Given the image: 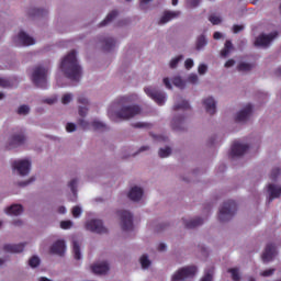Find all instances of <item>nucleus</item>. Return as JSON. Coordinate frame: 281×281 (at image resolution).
I'll return each mask as SVG.
<instances>
[{
    "label": "nucleus",
    "mask_w": 281,
    "mask_h": 281,
    "mask_svg": "<svg viewBox=\"0 0 281 281\" xmlns=\"http://www.w3.org/2000/svg\"><path fill=\"white\" fill-rule=\"evenodd\" d=\"M60 74L65 75L70 80L78 81L82 76V68L78 64V57H76V50H70L60 63Z\"/></svg>",
    "instance_id": "nucleus-1"
},
{
    "label": "nucleus",
    "mask_w": 281,
    "mask_h": 281,
    "mask_svg": "<svg viewBox=\"0 0 281 281\" xmlns=\"http://www.w3.org/2000/svg\"><path fill=\"white\" fill-rule=\"evenodd\" d=\"M142 109L137 105H122L120 102H114L108 108V117L112 122H120V120H131L135 115H139Z\"/></svg>",
    "instance_id": "nucleus-2"
},
{
    "label": "nucleus",
    "mask_w": 281,
    "mask_h": 281,
    "mask_svg": "<svg viewBox=\"0 0 281 281\" xmlns=\"http://www.w3.org/2000/svg\"><path fill=\"white\" fill-rule=\"evenodd\" d=\"M49 74V68L44 66H36L32 72V81L40 89H47V76Z\"/></svg>",
    "instance_id": "nucleus-3"
},
{
    "label": "nucleus",
    "mask_w": 281,
    "mask_h": 281,
    "mask_svg": "<svg viewBox=\"0 0 281 281\" xmlns=\"http://www.w3.org/2000/svg\"><path fill=\"white\" fill-rule=\"evenodd\" d=\"M196 273H199V269L196 268V266H184L173 272V274L171 276V281L192 280V278H194Z\"/></svg>",
    "instance_id": "nucleus-4"
},
{
    "label": "nucleus",
    "mask_w": 281,
    "mask_h": 281,
    "mask_svg": "<svg viewBox=\"0 0 281 281\" xmlns=\"http://www.w3.org/2000/svg\"><path fill=\"white\" fill-rule=\"evenodd\" d=\"M12 170L19 177H27L32 171V160L30 158H19L12 162Z\"/></svg>",
    "instance_id": "nucleus-5"
},
{
    "label": "nucleus",
    "mask_w": 281,
    "mask_h": 281,
    "mask_svg": "<svg viewBox=\"0 0 281 281\" xmlns=\"http://www.w3.org/2000/svg\"><path fill=\"white\" fill-rule=\"evenodd\" d=\"M120 221L122 232H133L135 225L133 224V213L128 210H120L116 212Z\"/></svg>",
    "instance_id": "nucleus-6"
},
{
    "label": "nucleus",
    "mask_w": 281,
    "mask_h": 281,
    "mask_svg": "<svg viewBox=\"0 0 281 281\" xmlns=\"http://www.w3.org/2000/svg\"><path fill=\"white\" fill-rule=\"evenodd\" d=\"M236 214V202L227 201L222 204L218 211V221L227 223Z\"/></svg>",
    "instance_id": "nucleus-7"
},
{
    "label": "nucleus",
    "mask_w": 281,
    "mask_h": 281,
    "mask_svg": "<svg viewBox=\"0 0 281 281\" xmlns=\"http://www.w3.org/2000/svg\"><path fill=\"white\" fill-rule=\"evenodd\" d=\"M12 43L16 47H30L31 45H36V40L24 31H18L12 37Z\"/></svg>",
    "instance_id": "nucleus-8"
},
{
    "label": "nucleus",
    "mask_w": 281,
    "mask_h": 281,
    "mask_svg": "<svg viewBox=\"0 0 281 281\" xmlns=\"http://www.w3.org/2000/svg\"><path fill=\"white\" fill-rule=\"evenodd\" d=\"M25 249V244H5L0 251V267L8 262L5 254H21Z\"/></svg>",
    "instance_id": "nucleus-9"
},
{
    "label": "nucleus",
    "mask_w": 281,
    "mask_h": 281,
    "mask_svg": "<svg viewBox=\"0 0 281 281\" xmlns=\"http://www.w3.org/2000/svg\"><path fill=\"white\" fill-rule=\"evenodd\" d=\"M126 196L133 203L144 202V199L146 196V193L144 192V187H142L139 184L131 186L130 189L127 190Z\"/></svg>",
    "instance_id": "nucleus-10"
},
{
    "label": "nucleus",
    "mask_w": 281,
    "mask_h": 281,
    "mask_svg": "<svg viewBox=\"0 0 281 281\" xmlns=\"http://www.w3.org/2000/svg\"><path fill=\"white\" fill-rule=\"evenodd\" d=\"M145 93L148 95V98H151V100L155 101L156 104H159L160 106L162 104H166V100L168 97L166 95V92H159L157 89L153 88L151 86L145 88Z\"/></svg>",
    "instance_id": "nucleus-11"
},
{
    "label": "nucleus",
    "mask_w": 281,
    "mask_h": 281,
    "mask_svg": "<svg viewBox=\"0 0 281 281\" xmlns=\"http://www.w3.org/2000/svg\"><path fill=\"white\" fill-rule=\"evenodd\" d=\"M278 38V32L262 33L255 40L256 47H269Z\"/></svg>",
    "instance_id": "nucleus-12"
},
{
    "label": "nucleus",
    "mask_w": 281,
    "mask_h": 281,
    "mask_svg": "<svg viewBox=\"0 0 281 281\" xmlns=\"http://www.w3.org/2000/svg\"><path fill=\"white\" fill-rule=\"evenodd\" d=\"M86 229L94 234H106V227L100 220H89L86 222Z\"/></svg>",
    "instance_id": "nucleus-13"
},
{
    "label": "nucleus",
    "mask_w": 281,
    "mask_h": 281,
    "mask_svg": "<svg viewBox=\"0 0 281 281\" xmlns=\"http://www.w3.org/2000/svg\"><path fill=\"white\" fill-rule=\"evenodd\" d=\"M254 113V105L251 103L246 104L239 112L236 113L235 120L239 123H245Z\"/></svg>",
    "instance_id": "nucleus-14"
},
{
    "label": "nucleus",
    "mask_w": 281,
    "mask_h": 281,
    "mask_svg": "<svg viewBox=\"0 0 281 281\" xmlns=\"http://www.w3.org/2000/svg\"><path fill=\"white\" fill-rule=\"evenodd\" d=\"M249 150V145L245 142H235L231 149L232 157H240L245 155L246 151Z\"/></svg>",
    "instance_id": "nucleus-15"
},
{
    "label": "nucleus",
    "mask_w": 281,
    "mask_h": 281,
    "mask_svg": "<svg viewBox=\"0 0 281 281\" xmlns=\"http://www.w3.org/2000/svg\"><path fill=\"white\" fill-rule=\"evenodd\" d=\"M79 126H82L85 131H101V128H104V123L99 120H94L91 123H89L87 120H79Z\"/></svg>",
    "instance_id": "nucleus-16"
},
{
    "label": "nucleus",
    "mask_w": 281,
    "mask_h": 281,
    "mask_svg": "<svg viewBox=\"0 0 281 281\" xmlns=\"http://www.w3.org/2000/svg\"><path fill=\"white\" fill-rule=\"evenodd\" d=\"M25 144V135L23 133L12 134L8 139L9 148H19Z\"/></svg>",
    "instance_id": "nucleus-17"
},
{
    "label": "nucleus",
    "mask_w": 281,
    "mask_h": 281,
    "mask_svg": "<svg viewBox=\"0 0 281 281\" xmlns=\"http://www.w3.org/2000/svg\"><path fill=\"white\" fill-rule=\"evenodd\" d=\"M202 106L209 115H214L216 113V99L214 97H205L202 100Z\"/></svg>",
    "instance_id": "nucleus-18"
},
{
    "label": "nucleus",
    "mask_w": 281,
    "mask_h": 281,
    "mask_svg": "<svg viewBox=\"0 0 281 281\" xmlns=\"http://www.w3.org/2000/svg\"><path fill=\"white\" fill-rule=\"evenodd\" d=\"M109 261H97L92 265L91 270L92 273H95L97 276H104L105 273H109Z\"/></svg>",
    "instance_id": "nucleus-19"
},
{
    "label": "nucleus",
    "mask_w": 281,
    "mask_h": 281,
    "mask_svg": "<svg viewBox=\"0 0 281 281\" xmlns=\"http://www.w3.org/2000/svg\"><path fill=\"white\" fill-rule=\"evenodd\" d=\"M266 191L270 200L281 196V186L278 182H270Z\"/></svg>",
    "instance_id": "nucleus-20"
},
{
    "label": "nucleus",
    "mask_w": 281,
    "mask_h": 281,
    "mask_svg": "<svg viewBox=\"0 0 281 281\" xmlns=\"http://www.w3.org/2000/svg\"><path fill=\"white\" fill-rule=\"evenodd\" d=\"M66 251L67 244L63 239L56 240L50 247V254H55V256H65Z\"/></svg>",
    "instance_id": "nucleus-21"
},
{
    "label": "nucleus",
    "mask_w": 281,
    "mask_h": 281,
    "mask_svg": "<svg viewBox=\"0 0 281 281\" xmlns=\"http://www.w3.org/2000/svg\"><path fill=\"white\" fill-rule=\"evenodd\" d=\"M179 16H181V11H165L159 19V23L160 25H166V23L179 19Z\"/></svg>",
    "instance_id": "nucleus-22"
},
{
    "label": "nucleus",
    "mask_w": 281,
    "mask_h": 281,
    "mask_svg": "<svg viewBox=\"0 0 281 281\" xmlns=\"http://www.w3.org/2000/svg\"><path fill=\"white\" fill-rule=\"evenodd\" d=\"M24 211L25 209H23V205L21 204H11L3 209V212L7 214V216H21Z\"/></svg>",
    "instance_id": "nucleus-23"
},
{
    "label": "nucleus",
    "mask_w": 281,
    "mask_h": 281,
    "mask_svg": "<svg viewBox=\"0 0 281 281\" xmlns=\"http://www.w3.org/2000/svg\"><path fill=\"white\" fill-rule=\"evenodd\" d=\"M276 254H278V251L276 250V246L273 244L267 245V247L262 254L263 262H271V260H273V258H276Z\"/></svg>",
    "instance_id": "nucleus-24"
},
{
    "label": "nucleus",
    "mask_w": 281,
    "mask_h": 281,
    "mask_svg": "<svg viewBox=\"0 0 281 281\" xmlns=\"http://www.w3.org/2000/svg\"><path fill=\"white\" fill-rule=\"evenodd\" d=\"M68 188L71 190L70 201L76 202L78 201V179H72L68 183Z\"/></svg>",
    "instance_id": "nucleus-25"
},
{
    "label": "nucleus",
    "mask_w": 281,
    "mask_h": 281,
    "mask_svg": "<svg viewBox=\"0 0 281 281\" xmlns=\"http://www.w3.org/2000/svg\"><path fill=\"white\" fill-rule=\"evenodd\" d=\"M171 82L173 87H177V89H186V87H188V82L186 81V79H183V77L179 75L172 77Z\"/></svg>",
    "instance_id": "nucleus-26"
},
{
    "label": "nucleus",
    "mask_w": 281,
    "mask_h": 281,
    "mask_svg": "<svg viewBox=\"0 0 281 281\" xmlns=\"http://www.w3.org/2000/svg\"><path fill=\"white\" fill-rule=\"evenodd\" d=\"M182 223L186 225V227L192 228V227H199V225H203V218L195 217L193 220L183 218Z\"/></svg>",
    "instance_id": "nucleus-27"
},
{
    "label": "nucleus",
    "mask_w": 281,
    "mask_h": 281,
    "mask_svg": "<svg viewBox=\"0 0 281 281\" xmlns=\"http://www.w3.org/2000/svg\"><path fill=\"white\" fill-rule=\"evenodd\" d=\"M183 60V55H178L171 58L169 61L170 69H177L179 67V63Z\"/></svg>",
    "instance_id": "nucleus-28"
},
{
    "label": "nucleus",
    "mask_w": 281,
    "mask_h": 281,
    "mask_svg": "<svg viewBox=\"0 0 281 281\" xmlns=\"http://www.w3.org/2000/svg\"><path fill=\"white\" fill-rule=\"evenodd\" d=\"M139 262H140L142 269H149L150 265L153 263L148 255H142L139 257Z\"/></svg>",
    "instance_id": "nucleus-29"
},
{
    "label": "nucleus",
    "mask_w": 281,
    "mask_h": 281,
    "mask_svg": "<svg viewBox=\"0 0 281 281\" xmlns=\"http://www.w3.org/2000/svg\"><path fill=\"white\" fill-rule=\"evenodd\" d=\"M234 46H232V42L226 41L224 49L221 52V56L223 58H227L229 54H232Z\"/></svg>",
    "instance_id": "nucleus-30"
},
{
    "label": "nucleus",
    "mask_w": 281,
    "mask_h": 281,
    "mask_svg": "<svg viewBox=\"0 0 281 281\" xmlns=\"http://www.w3.org/2000/svg\"><path fill=\"white\" fill-rule=\"evenodd\" d=\"M115 16H117V11H112L110 12L106 18L101 22V27H104V25H109V23H111V21H113V19H115Z\"/></svg>",
    "instance_id": "nucleus-31"
},
{
    "label": "nucleus",
    "mask_w": 281,
    "mask_h": 281,
    "mask_svg": "<svg viewBox=\"0 0 281 281\" xmlns=\"http://www.w3.org/2000/svg\"><path fill=\"white\" fill-rule=\"evenodd\" d=\"M228 272L231 273V278L234 281H240V270L238 268H229Z\"/></svg>",
    "instance_id": "nucleus-32"
},
{
    "label": "nucleus",
    "mask_w": 281,
    "mask_h": 281,
    "mask_svg": "<svg viewBox=\"0 0 281 281\" xmlns=\"http://www.w3.org/2000/svg\"><path fill=\"white\" fill-rule=\"evenodd\" d=\"M214 280V268H211L204 272V276L200 279V281H212Z\"/></svg>",
    "instance_id": "nucleus-33"
},
{
    "label": "nucleus",
    "mask_w": 281,
    "mask_h": 281,
    "mask_svg": "<svg viewBox=\"0 0 281 281\" xmlns=\"http://www.w3.org/2000/svg\"><path fill=\"white\" fill-rule=\"evenodd\" d=\"M31 16H45L47 10L41 8H34L30 11Z\"/></svg>",
    "instance_id": "nucleus-34"
},
{
    "label": "nucleus",
    "mask_w": 281,
    "mask_h": 281,
    "mask_svg": "<svg viewBox=\"0 0 281 281\" xmlns=\"http://www.w3.org/2000/svg\"><path fill=\"white\" fill-rule=\"evenodd\" d=\"M72 251L76 260H80V258H82V254L80 252V244L78 241H74Z\"/></svg>",
    "instance_id": "nucleus-35"
},
{
    "label": "nucleus",
    "mask_w": 281,
    "mask_h": 281,
    "mask_svg": "<svg viewBox=\"0 0 281 281\" xmlns=\"http://www.w3.org/2000/svg\"><path fill=\"white\" fill-rule=\"evenodd\" d=\"M82 206L80 205H75L71 209V215L74 218H80V216H82Z\"/></svg>",
    "instance_id": "nucleus-36"
},
{
    "label": "nucleus",
    "mask_w": 281,
    "mask_h": 281,
    "mask_svg": "<svg viewBox=\"0 0 281 281\" xmlns=\"http://www.w3.org/2000/svg\"><path fill=\"white\" fill-rule=\"evenodd\" d=\"M186 81L189 85H199V75L192 72V74L188 75Z\"/></svg>",
    "instance_id": "nucleus-37"
},
{
    "label": "nucleus",
    "mask_w": 281,
    "mask_h": 281,
    "mask_svg": "<svg viewBox=\"0 0 281 281\" xmlns=\"http://www.w3.org/2000/svg\"><path fill=\"white\" fill-rule=\"evenodd\" d=\"M41 265V258L38 256H33L29 259V266L31 269H36Z\"/></svg>",
    "instance_id": "nucleus-38"
},
{
    "label": "nucleus",
    "mask_w": 281,
    "mask_h": 281,
    "mask_svg": "<svg viewBox=\"0 0 281 281\" xmlns=\"http://www.w3.org/2000/svg\"><path fill=\"white\" fill-rule=\"evenodd\" d=\"M237 68L239 71H251V69H254V65L241 61L240 64L237 65Z\"/></svg>",
    "instance_id": "nucleus-39"
},
{
    "label": "nucleus",
    "mask_w": 281,
    "mask_h": 281,
    "mask_svg": "<svg viewBox=\"0 0 281 281\" xmlns=\"http://www.w3.org/2000/svg\"><path fill=\"white\" fill-rule=\"evenodd\" d=\"M60 229H71L74 227V221L65 220L59 223Z\"/></svg>",
    "instance_id": "nucleus-40"
},
{
    "label": "nucleus",
    "mask_w": 281,
    "mask_h": 281,
    "mask_svg": "<svg viewBox=\"0 0 281 281\" xmlns=\"http://www.w3.org/2000/svg\"><path fill=\"white\" fill-rule=\"evenodd\" d=\"M209 21L212 23V25H220V23H223V18L218 14H212L209 18Z\"/></svg>",
    "instance_id": "nucleus-41"
},
{
    "label": "nucleus",
    "mask_w": 281,
    "mask_h": 281,
    "mask_svg": "<svg viewBox=\"0 0 281 281\" xmlns=\"http://www.w3.org/2000/svg\"><path fill=\"white\" fill-rule=\"evenodd\" d=\"M171 153H172V149H170V147H164L159 149L158 155L164 159L166 157H170Z\"/></svg>",
    "instance_id": "nucleus-42"
},
{
    "label": "nucleus",
    "mask_w": 281,
    "mask_h": 281,
    "mask_svg": "<svg viewBox=\"0 0 281 281\" xmlns=\"http://www.w3.org/2000/svg\"><path fill=\"white\" fill-rule=\"evenodd\" d=\"M205 45H207V38H205V36L202 35L198 38L196 49L201 50L203 49V47H205Z\"/></svg>",
    "instance_id": "nucleus-43"
},
{
    "label": "nucleus",
    "mask_w": 281,
    "mask_h": 281,
    "mask_svg": "<svg viewBox=\"0 0 281 281\" xmlns=\"http://www.w3.org/2000/svg\"><path fill=\"white\" fill-rule=\"evenodd\" d=\"M209 66L205 63H201L198 66V74L199 76H205L207 74Z\"/></svg>",
    "instance_id": "nucleus-44"
},
{
    "label": "nucleus",
    "mask_w": 281,
    "mask_h": 281,
    "mask_svg": "<svg viewBox=\"0 0 281 281\" xmlns=\"http://www.w3.org/2000/svg\"><path fill=\"white\" fill-rule=\"evenodd\" d=\"M78 103L82 104L83 106H89L91 104V101H89V98L85 94H80L78 97Z\"/></svg>",
    "instance_id": "nucleus-45"
},
{
    "label": "nucleus",
    "mask_w": 281,
    "mask_h": 281,
    "mask_svg": "<svg viewBox=\"0 0 281 281\" xmlns=\"http://www.w3.org/2000/svg\"><path fill=\"white\" fill-rule=\"evenodd\" d=\"M153 0H140L139 2V8L140 10H143L144 12H146L147 10H150V2Z\"/></svg>",
    "instance_id": "nucleus-46"
},
{
    "label": "nucleus",
    "mask_w": 281,
    "mask_h": 281,
    "mask_svg": "<svg viewBox=\"0 0 281 281\" xmlns=\"http://www.w3.org/2000/svg\"><path fill=\"white\" fill-rule=\"evenodd\" d=\"M74 100V94L72 93H65L61 97V104H69Z\"/></svg>",
    "instance_id": "nucleus-47"
},
{
    "label": "nucleus",
    "mask_w": 281,
    "mask_h": 281,
    "mask_svg": "<svg viewBox=\"0 0 281 281\" xmlns=\"http://www.w3.org/2000/svg\"><path fill=\"white\" fill-rule=\"evenodd\" d=\"M117 44V42L115 41V38L113 37H109L105 40V49H111V47H115V45Z\"/></svg>",
    "instance_id": "nucleus-48"
},
{
    "label": "nucleus",
    "mask_w": 281,
    "mask_h": 281,
    "mask_svg": "<svg viewBox=\"0 0 281 281\" xmlns=\"http://www.w3.org/2000/svg\"><path fill=\"white\" fill-rule=\"evenodd\" d=\"M43 102L45 104H56V102H58V97L57 95L48 97V98L44 99Z\"/></svg>",
    "instance_id": "nucleus-49"
},
{
    "label": "nucleus",
    "mask_w": 281,
    "mask_h": 281,
    "mask_svg": "<svg viewBox=\"0 0 281 281\" xmlns=\"http://www.w3.org/2000/svg\"><path fill=\"white\" fill-rule=\"evenodd\" d=\"M276 272V269H267L260 272L261 278H271V276Z\"/></svg>",
    "instance_id": "nucleus-50"
},
{
    "label": "nucleus",
    "mask_w": 281,
    "mask_h": 281,
    "mask_svg": "<svg viewBox=\"0 0 281 281\" xmlns=\"http://www.w3.org/2000/svg\"><path fill=\"white\" fill-rule=\"evenodd\" d=\"M18 113L19 115H27V113H30V108L27 105H21L18 109Z\"/></svg>",
    "instance_id": "nucleus-51"
},
{
    "label": "nucleus",
    "mask_w": 281,
    "mask_h": 281,
    "mask_svg": "<svg viewBox=\"0 0 281 281\" xmlns=\"http://www.w3.org/2000/svg\"><path fill=\"white\" fill-rule=\"evenodd\" d=\"M176 109H190V103L186 100H181L180 103L176 104Z\"/></svg>",
    "instance_id": "nucleus-52"
},
{
    "label": "nucleus",
    "mask_w": 281,
    "mask_h": 281,
    "mask_svg": "<svg viewBox=\"0 0 281 281\" xmlns=\"http://www.w3.org/2000/svg\"><path fill=\"white\" fill-rule=\"evenodd\" d=\"M76 124L75 123H67L66 124V131L67 133H76Z\"/></svg>",
    "instance_id": "nucleus-53"
},
{
    "label": "nucleus",
    "mask_w": 281,
    "mask_h": 281,
    "mask_svg": "<svg viewBox=\"0 0 281 281\" xmlns=\"http://www.w3.org/2000/svg\"><path fill=\"white\" fill-rule=\"evenodd\" d=\"M87 113H89V108H87V105H85V106L80 105L79 106V115L81 117H86Z\"/></svg>",
    "instance_id": "nucleus-54"
},
{
    "label": "nucleus",
    "mask_w": 281,
    "mask_h": 281,
    "mask_svg": "<svg viewBox=\"0 0 281 281\" xmlns=\"http://www.w3.org/2000/svg\"><path fill=\"white\" fill-rule=\"evenodd\" d=\"M192 67H194V59L192 58H188L184 61V68L186 69H192Z\"/></svg>",
    "instance_id": "nucleus-55"
},
{
    "label": "nucleus",
    "mask_w": 281,
    "mask_h": 281,
    "mask_svg": "<svg viewBox=\"0 0 281 281\" xmlns=\"http://www.w3.org/2000/svg\"><path fill=\"white\" fill-rule=\"evenodd\" d=\"M157 251H161V252L168 251V245H166V243H159L157 245Z\"/></svg>",
    "instance_id": "nucleus-56"
},
{
    "label": "nucleus",
    "mask_w": 281,
    "mask_h": 281,
    "mask_svg": "<svg viewBox=\"0 0 281 281\" xmlns=\"http://www.w3.org/2000/svg\"><path fill=\"white\" fill-rule=\"evenodd\" d=\"M162 83L165 85L166 89H172V82H170V78L165 77L162 79Z\"/></svg>",
    "instance_id": "nucleus-57"
},
{
    "label": "nucleus",
    "mask_w": 281,
    "mask_h": 281,
    "mask_svg": "<svg viewBox=\"0 0 281 281\" xmlns=\"http://www.w3.org/2000/svg\"><path fill=\"white\" fill-rule=\"evenodd\" d=\"M199 1L201 0H187V5L189 8H196V5H199Z\"/></svg>",
    "instance_id": "nucleus-58"
},
{
    "label": "nucleus",
    "mask_w": 281,
    "mask_h": 281,
    "mask_svg": "<svg viewBox=\"0 0 281 281\" xmlns=\"http://www.w3.org/2000/svg\"><path fill=\"white\" fill-rule=\"evenodd\" d=\"M23 220H21V218H15V220H13V222H12V225L14 226V227H23Z\"/></svg>",
    "instance_id": "nucleus-59"
},
{
    "label": "nucleus",
    "mask_w": 281,
    "mask_h": 281,
    "mask_svg": "<svg viewBox=\"0 0 281 281\" xmlns=\"http://www.w3.org/2000/svg\"><path fill=\"white\" fill-rule=\"evenodd\" d=\"M234 65H236V60L234 59H228L226 63H225V67L227 69H229V67H234Z\"/></svg>",
    "instance_id": "nucleus-60"
},
{
    "label": "nucleus",
    "mask_w": 281,
    "mask_h": 281,
    "mask_svg": "<svg viewBox=\"0 0 281 281\" xmlns=\"http://www.w3.org/2000/svg\"><path fill=\"white\" fill-rule=\"evenodd\" d=\"M243 30H244L243 25H235V26H233V32L235 34H238V32H243Z\"/></svg>",
    "instance_id": "nucleus-61"
},
{
    "label": "nucleus",
    "mask_w": 281,
    "mask_h": 281,
    "mask_svg": "<svg viewBox=\"0 0 281 281\" xmlns=\"http://www.w3.org/2000/svg\"><path fill=\"white\" fill-rule=\"evenodd\" d=\"M213 38H214L215 41H221V38H223V33H221V32H215V33L213 34Z\"/></svg>",
    "instance_id": "nucleus-62"
},
{
    "label": "nucleus",
    "mask_w": 281,
    "mask_h": 281,
    "mask_svg": "<svg viewBox=\"0 0 281 281\" xmlns=\"http://www.w3.org/2000/svg\"><path fill=\"white\" fill-rule=\"evenodd\" d=\"M9 82L8 79L0 77V87H8Z\"/></svg>",
    "instance_id": "nucleus-63"
},
{
    "label": "nucleus",
    "mask_w": 281,
    "mask_h": 281,
    "mask_svg": "<svg viewBox=\"0 0 281 281\" xmlns=\"http://www.w3.org/2000/svg\"><path fill=\"white\" fill-rule=\"evenodd\" d=\"M57 212H58V214H67V207H65V206H59V207L57 209Z\"/></svg>",
    "instance_id": "nucleus-64"
}]
</instances>
